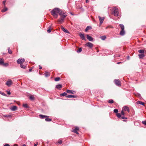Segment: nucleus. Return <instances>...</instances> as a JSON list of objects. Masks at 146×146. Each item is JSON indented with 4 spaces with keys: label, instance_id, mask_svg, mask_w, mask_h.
I'll use <instances>...</instances> for the list:
<instances>
[{
    "label": "nucleus",
    "instance_id": "17",
    "mask_svg": "<svg viewBox=\"0 0 146 146\" xmlns=\"http://www.w3.org/2000/svg\"><path fill=\"white\" fill-rule=\"evenodd\" d=\"M11 110L13 111H15L17 110V107L16 106H13L12 107Z\"/></svg>",
    "mask_w": 146,
    "mask_h": 146
},
{
    "label": "nucleus",
    "instance_id": "59",
    "mask_svg": "<svg viewBox=\"0 0 146 146\" xmlns=\"http://www.w3.org/2000/svg\"><path fill=\"white\" fill-rule=\"evenodd\" d=\"M22 146H26L24 144Z\"/></svg>",
    "mask_w": 146,
    "mask_h": 146
},
{
    "label": "nucleus",
    "instance_id": "56",
    "mask_svg": "<svg viewBox=\"0 0 146 146\" xmlns=\"http://www.w3.org/2000/svg\"><path fill=\"white\" fill-rule=\"evenodd\" d=\"M38 143H37V144H35V143L34 144V146H36L37 145Z\"/></svg>",
    "mask_w": 146,
    "mask_h": 146
},
{
    "label": "nucleus",
    "instance_id": "53",
    "mask_svg": "<svg viewBox=\"0 0 146 146\" xmlns=\"http://www.w3.org/2000/svg\"><path fill=\"white\" fill-rule=\"evenodd\" d=\"M29 71L30 72H31V71L32 70V69H31V68H30L29 69Z\"/></svg>",
    "mask_w": 146,
    "mask_h": 146
},
{
    "label": "nucleus",
    "instance_id": "52",
    "mask_svg": "<svg viewBox=\"0 0 146 146\" xmlns=\"http://www.w3.org/2000/svg\"><path fill=\"white\" fill-rule=\"evenodd\" d=\"M86 3H88L89 2V1L88 0H86Z\"/></svg>",
    "mask_w": 146,
    "mask_h": 146
},
{
    "label": "nucleus",
    "instance_id": "26",
    "mask_svg": "<svg viewBox=\"0 0 146 146\" xmlns=\"http://www.w3.org/2000/svg\"><path fill=\"white\" fill-rule=\"evenodd\" d=\"M91 29V27L90 26H88L86 28L85 31L86 32H87L89 30Z\"/></svg>",
    "mask_w": 146,
    "mask_h": 146
},
{
    "label": "nucleus",
    "instance_id": "33",
    "mask_svg": "<svg viewBox=\"0 0 146 146\" xmlns=\"http://www.w3.org/2000/svg\"><path fill=\"white\" fill-rule=\"evenodd\" d=\"M60 79V78L59 77H57L55 78L54 80L57 82L59 81Z\"/></svg>",
    "mask_w": 146,
    "mask_h": 146
},
{
    "label": "nucleus",
    "instance_id": "35",
    "mask_svg": "<svg viewBox=\"0 0 146 146\" xmlns=\"http://www.w3.org/2000/svg\"><path fill=\"white\" fill-rule=\"evenodd\" d=\"M82 51V49L81 48H79L78 50H77V52L78 53Z\"/></svg>",
    "mask_w": 146,
    "mask_h": 146
},
{
    "label": "nucleus",
    "instance_id": "54",
    "mask_svg": "<svg viewBox=\"0 0 146 146\" xmlns=\"http://www.w3.org/2000/svg\"><path fill=\"white\" fill-rule=\"evenodd\" d=\"M121 62H118L117 63V64H119L120 63H121Z\"/></svg>",
    "mask_w": 146,
    "mask_h": 146
},
{
    "label": "nucleus",
    "instance_id": "62",
    "mask_svg": "<svg viewBox=\"0 0 146 146\" xmlns=\"http://www.w3.org/2000/svg\"><path fill=\"white\" fill-rule=\"evenodd\" d=\"M123 121H125V120H123Z\"/></svg>",
    "mask_w": 146,
    "mask_h": 146
},
{
    "label": "nucleus",
    "instance_id": "22",
    "mask_svg": "<svg viewBox=\"0 0 146 146\" xmlns=\"http://www.w3.org/2000/svg\"><path fill=\"white\" fill-rule=\"evenodd\" d=\"M44 75L46 77H47L50 75V73L49 72H45Z\"/></svg>",
    "mask_w": 146,
    "mask_h": 146
},
{
    "label": "nucleus",
    "instance_id": "9",
    "mask_svg": "<svg viewBox=\"0 0 146 146\" xmlns=\"http://www.w3.org/2000/svg\"><path fill=\"white\" fill-rule=\"evenodd\" d=\"M100 21V25H101L103 23L104 19V17H101L100 16L98 17Z\"/></svg>",
    "mask_w": 146,
    "mask_h": 146
},
{
    "label": "nucleus",
    "instance_id": "25",
    "mask_svg": "<svg viewBox=\"0 0 146 146\" xmlns=\"http://www.w3.org/2000/svg\"><path fill=\"white\" fill-rule=\"evenodd\" d=\"M9 65V64L8 63H5L4 62L2 66L4 67H7Z\"/></svg>",
    "mask_w": 146,
    "mask_h": 146
},
{
    "label": "nucleus",
    "instance_id": "14",
    "mask_svg": "<svg viewBox=\"0 0 146 146\" xmlns=\"http://www.w3.org/2000/svg\"><path fill=\"white\" fill-rule=\"evenodd\" d=\"M64 19V18L61 17L60 19L58 20V22L59 23L61 24L63 22Z\"/></svg>",
    "mask_w": 146,
    "mask_h": 146
},
{
    "label": "nucleus",
    "instance_id": "43",
    "mask_svg": "<svg viewBox=\"0 0 146 146\" xmlns=\"http://www.w3.org/2000/svg\"><path fill=\"white\" fill-rule=\"evenodd\" d=\"M62 141L61 140H59L58 142V143H59L60 144H61L62 143Z\"/></svg>",
    "mask_w": 146,
    "mask_h": 146
},
{
    "label": "nucleus",
    "instance_id": "7",
    "mask_svg": "<svg viewBox=\"0 0 146 146\" xmlns=\"http://www.w3.org/2000/svg\"><path fill=\"white\" fill-rule=\"evenodd\" d=\"M25 61V59L24 58L21 59L19 58L17 60V62L18 64H20L24 62Z\"/></svg>",
    "mask_w": 146,
    "mask_h": 146
},
{
    "label": "nucleus",
    "instance_id": "1",
    "mask_svg": "<svg viewBox=\"0 0 146 146\" xmlns=\"http://www.w3.org/2000/svg\"><path fill=\"white\" fill-rule=\"evenodd\" d=\"M60 11L61 10L60 9L55 8L51 11V13L55 18H56L58 16V14H59Z\"/></svg>",
    "mask_w": 146,
    "mask_h": 146
},
{
    "label": "nucleus",
    "instance_id": "40",
    "mask_svg": "<svg viewBox=\"0 0 146 146\" xmlns=\"http://www.w3.org/2000/svg\"><path fill=\"white\" fill-rule=\"evenodd\" d=\"M8 53L9 54H11L12 53V52L11 50L9 48H8Z\"/></svg>",
    "mask_w": 146,
    "mask_h": 146
},
{
    "label": "nucleus",
    "instance_id": "41",
    "mask_svg": "<svg viewBox=\"0 0 146 146\" xmlns=\"http://www.w3.org/2000/svg\"><path fill=\"white\" fill-rule=\"evenodd\" d=\"M66 97L67 98H73V95H69L67 96H66Z\"/></svg>",
    "mask_w": 146,
    "mask_h": 146
},
{
    "label": "nucleus",
    "instance_id": "45",
    "mask_svg": "<svg viewBox=\"0 0 146 146\" xmlns=\"http://www.w3.org/2000/svg\"><path fill=\"white\" fill-rule=\"evenodd\" d=\"M121 114L123 115H125V113L123 110L121 111Z\"/></svg>",
    "mask_w": 146,
    "mask_h": 146
},
{
    "label": "nucleus",
    "instance_id": "18",
    "mask_svg": "<svg viewBox=\"0 0 146 146\" xmlns=\"http://www.w3.org/2000/svg\"><path fill=\"white\" fill-rule=\"evenodd\" d=\"M138 56H139L140 58L142 59L145 56V55L144 54H139Z\"/></svg>",
    "mask_w": 146,
    "mask_h": 146
},
{
    "label": "nucleus",
    "instance_id": "50",
    "mask_svg": "<svg viewBox=\"0 0 146 146\" xmlns=\"http://www.w3.org/2000/svg\"><path fill=\"white\" fill-rule=\"evenodd\" d=\"M39 68L40 69H42V67L40 65L39 66Z\"/></svg>",
    "mask_w": 146,
    "mask_h": 146
},
{
    "label": "nucleus",
    "instance_id": "24",
    "mask_svg": "<svg viewBox=\"0 0 146 146\" xmlns=\"http://www.w3.org/2000/svg\"><path fill=\"white\" fill-rule=\"evenodd\" d=\"M66 92L69 94H73V90H66Z\"/></svg>",
    "mask_w": 146,
    "mask_h": 146
},
{
    "label": "nucleus",
    "instance_id": "15",
    "mask_svg": "<svg viewBox=\"0 0 146 146\" xmlns=\"http://www.w3.org/2000/svg\"><path fill=\"white\" fill-rule=\"evenodd\" d=\"M122 110H123L124 111H127L128 112H129V110L127 107L126 106H124L122 109Z\"/></svg>",
    "mask_w": 146,
    "mask_h": 146
},
{
    "label": "nucleus",
    "instance_id": "5",
    "mask_svg": "<svg viewBox=\"0 0 146 146\" xmlns=\"http://www.w3.org/2000/svg\"><path fill=\"white\" fill-rule=\"evenodd\" d=\"M59 15L61 17L64 18L67 16L66 15L65 13L62 12L60 11L59 13Z\"/></svg>",
    "mask_w": 146,
    "mask_h": 146
},
{
    "label": "nucleus",
    "instance_id": "61",
    "mask_svg": "<svg viewBox=\"0 0 146 146\" xmlns=\"http://www.w3.org/2000/svg\"><path fill=\"white\" fill-rule=\"evenodd\" d=\"M71 14L72 15H73V14L72 13H71Z\"/></svg>",
    "mask_w": 146,
    "mask_h": 146
},
{
    "label": "nucleus",
    "instance_id": "13",
    "mask_svg": "<svg viewBox=\"0 0 146 146\" xmlns=\"http://www.w3.org/2000/svg\"><path fill=\"white\" fill-rule=\"evenodd\" d=\"M39 117L40 118L42 119H44L45 117H49L48 116L44 115L41 114L40 115H39Z\"/></svg>",
    "mask_w": 146,
    "mask_h": 146
},
{
    "label": "nucleus",
    "instance_id": "4",
    "mask_svg": "<svg viewBox=\"0 0 146 146\" xmlns=\"http://www.w3.org/2000/svg\"><path fill=\"white\" fill-rule=\"evenodd\" d=\"M114 82L115 84L118 86H121V82L119 80L115 79Z\"/></svg>",
    "mask_w": 146,
    "mask_h": 146
},
{
    "label": "nucleus",
    "instance_id": "38",
    "mask_svg": "<svg viewBox=\"0 0 146 146\" xmlns=\"http://www.w3.org/2000/svg\"><path fill=\"white\" fill-rule=\"evenodd\" d=\"M45 120L46 121L49 122L52 121V119H51L46 118H45Z\"/></svg>",
    "mask_w": 146,
    "mask_h": 146
},
{
    "label": "nucleus",
    "instance_id": "30",
    "mask_svg": "<svg viewBox=\"0 0 146 146\" xmlns=\"http://www.w3.org/2000/svg\"><path fill=\"white\" fill-rule=\"evenodd\" d=\"M100 38L102 40H104L106 38V37L105 36H100Z\"/></svg>",
    "mask_w": 146,
    "mask_h": 146
},
{
    "label": "nucleus",
    "instance_id": "42",
    "mask_svg": "<svg viewBox=\"0 0 146 146\" xmlns=\"http://www.w3.org/2000/svg\"><path fill=\"white\" fill-rule=\"evenodd\" d=\"M29 99L31 100H33L34 99V97L33 96H30L29 97Z\"/></svg>",
    "mask_w": 146,
    "mask_h": 146
},
{
    "label": "nucleus",
    "instance_id": "32",
    "mask_svg": "<svg viewBox=\"0 0 146 146\" xmlns=\"http://www.w3.org/2000/svg\"><path fill=\"white\" fill-rule=\"evenodd\" d=\"M23 106L25 108H29V106L27 104H24L23 105Z\"/></svg>",
    "mask_w": 146,
    "mask_h": 146
},
{
    "label": "nucleus",
    "instance_id": "49",
    "mask_svg": "<svg viewBox=\"0 0 146 146\" xmlns=\"http://www.w3.org/2000/svg\"><path fill=\"white\" fill-rule=\"evenodd\" d=\"M6 1H3V3L4 5H5Z\"/></svg>",
    "mask_w": 146,
    "mask_h": 146
},
{
    "label": "nucleus",
    "instance_id": "55",
    "mask_svg": "<svg viewBox=\"0 0 146 146\" xmlns=\"http://www.w3.org/2000/svg\"><path fill=\"white\" fill-rule=\"evenodd\" d=\"M129 56H127V58L128 59H129Z\"/></svg>",
    "mask_w": 146,
    "mask_h": 146
},
{
    "label": "nucleus",
    "instance_id": "47",
    "mask_svg": "<svg viewBox=\"0 0 146 146\" xmlns=\"http://www.w3.org/2000/svg\"><path fill=\"white\" fill-rule=\"evenodd\" d=\"M142 123L143 124H144L145 125H146V121H142Z\"/></svg>",
    "mask_w": 146,
    "mask_h": 146
},
{
    "label": "nucleus",
    "instance_id": "37",
    "mask_svg": "<svg viewBox=\"0 0 146 146\" xmlns=\"http://www.w3.org/2000/svg\"><path fill=\"white\" fill-rule=\"evenodd\" d=\"M117 117L119 118H121V114L120 113H117L116 114Z\"/></svg>",
    "mask_w": 146,
    "mask_h": 146
},
{
    "label": "nucleus",
    "instance_id": "2",
    "mask_svg": "<svg viewBox=\"0 0 146 146\" xmlns=\"http://www.w3.org/2000/svg\"><path fill=\"white\" fill-rule=\"evenodd\" d=\"M111 13L115 17H118L119 16V12L118 9L116 7H113L112 9V12Z\"/></svg>",
    "mask_w": 146,
    "mask_h": 146
},
{
    "label": "nucleus",
    "instance_id": "28",
    "mask_svg": "<svg viewBox=\"0 0 146 146\" xmlns=\"http://www.w3.org/2000/svg\"><path fill=\"white\" fill-rule=\"evenodd\" d=\"M138 52L141 54H145L144 50H138Z\"/></svg>",
    "mask_w": 146,
    "mask_h": 146
},
{
    "label": "nucleus",
    "instance_id": "11",
    "mask_svg": "<svg viewBox=\"0 0 146 146\" xmlns=\"http://www.w3.org/2000/svg\"><path fill=\"white\" fill-rule=\"evenodd\" d=\"M12 83V81L11 80H9L7 81L6 83V84L8 86H11Z\"/></svg>",
    "mask_w": 146,
    "mask_h": 146
},
{
    "label": "nucleus",
    "instance_id": "44",
    "mask_svg": "<svg viewBox=\"0 0 146 146\" xmlns=\"http://www.w3.org/2000/svg\"><path fill=\"white\" fill-rule=\"evenodd\" d=\"M113 111L115 113H117L118 112V110L117 109H115L113 110Z\"/></svg>",
    "mask_w": 146,
    "mask_h": 146
},
{
    "label": "nucleus",
    "instance_id": "12",
    "mask_svg": "<svg viewBox=\"0 0 146 146\" xmlns=\"http://www.w3.org/2000/svg\"><path fill=\"white\" fill-rule=\"evenodd\" d=\"M62 87V85L60 84L57 85L56 86V88L58 89L59 90H61V88Z\"/></svg>",
    "mask_w": 146,
    "mask_h": 146
},
{
    "label": "nucleus",
    "instance_id": "60",
    "mask_svg": "<svg viewBox=\"0 0 146 146\" xmlns=\"http://www.w3.org/2000/svg\"><path fill=\"white\" fill-rule=\"evenodd\" d=\"M73 132V129L72 128L71 130Z\"/></svg>",
    "mask_w": 146,
    "mask_h": 146
},
{
    "label": "nucleus",
    "instance_id": "10",
    "mask_svg": "<svg viewBox=\"0 0 146 146\" xmlns=\"http://www.w3.org/2000/svg\"><path fill=\"white\" fill-rule=\"evenodd\" d=\"M86 38H87L90 41H93V38L90 36L88 34L86 35Z\"/></svg>",
    "mask_w": 146,
    "mask_h": 146
},
{
    "label": "nucleus",
    "instance_id": "57",
    "mask_svg": "<svg viewBox=\"0 0 146 146\" xmlns=\"http://www.w3.org/2000/svg\"><path fill=\"white\" fill-rule=\"evenodd\" d=\"M77 97V96H76L74 95V98H76Z\"/></svg>",
    "mask_w": 146,
    "mask_h": 146
},
{
    "label": "nucleus",
    "instance_id": "51",
    "mask_svg": "<svg viewBox=\"0 0 146 146\" xmlns=\"http://www.w3.org/2000/svg\"><path fill=\"white\" fill-rule=\"evenodd\" d=\"M4 146H10L8 144H6L4 145Z\"/></svg>",
    "mask_w": 146,
    "mask_h": 146
},
{
    "label": "nucleus",
    "instance_id": "31",
    "mask_svg": "<svg viewBox=\"0 0 146 146\" xmlns=\"http://www.w3.org/2000/svg\"><path fill=\"white\" fill-rule=\"evenodd\" d=\"M119 26L121 28V30H123L124 29V27L123 25L122 24H120Z\"/></svg>",
    "mask_w": 146,
    "mask_h": 146
},
{
    "label": "nucleus",
    "instance_id": "36",
    "mask_svg": "<svg viewBox=\"0 0 146 146\" xmlns=\"http://www.w3.org/2000/svg\"><path fill=\"white\" fill-rule=\"evenodd\" d=\"M0 94L5 96H7V95L5 94L2 92L0 91Z\"/></svg>",
    "mask_w": 146,
    "mask_h": 146
},
{
    "label": "nucleus",
    "instance_id": "39",
    "mask_svg": "<svg viewBox=\"0 0 146 146\" xmlns=\"http://www.w3.org/2000/svg\"><path fill=\"white\" fill-rule=\"evenodd\" d=\"M51 26H50L48 27V29L47 30V32L48 33H50L51 32Z\"/></svg>",
    "mask_w": 146,
    "mask_h": 146
},
{
    "label": "nucleus",
    "instance_id": "20",
    "mask_svg": "<svg viewBox=\"0 0 146 146\" xmlns=\"http://www.w3.org/2000/svg\"><path fill=\"white\" fill-rule=\"evenodd\" d=\"M125 33L124 30H121V31L120 32V34L121 35L123 36L125 35Z\"/></svg>",
    "mask_w": 146,
    "mask_h": 146
},
{
    "label": "nucleus",
    "instance_id": "27",
    "mask_svg": "<svg viewBox=\"0 0 146 146\" xmlns=\"http://www.w3.org/2000/svg\"><path fill=\"white\" fill-rule=\"evenodd\" d=\"M8 10V9L6 7H4V9L1 10V12H4L6 11H7Z\"/></svg>",
    "mask_w": 146,
    "mask_h": 146
},
{
    "label": "nucleus",
    "instance_id": "48",
    "mask_svg": "<svg viewBox=\"0 0 146 146\" xmlns=\"http://www.w3.org/2000/svg\"><path fill=\"white\" fill-rule=\"evenodd\" d=\"M7 93L9 95H10L11 94V92H10V91H8V90H7Z\"/></svg>",
    "mask_w": 146,
    "mask_h": 146
},
{
    "label": "nucleus",
    "instance_id": "23",
    "mask_svg": "<svg viewBox=\"0 0 146 146\" xmlns=\"http://www.w3.org/2000/svg\"><path fill=\"white\" fill-rule=\"evenodd\" d=\"M67 93L66 92H64L63 93L61 94H60V96H67Z\"/></svg>",
    "mask_w": 146,
    "mask_h": 146
},
{
    "label": "nucleus",
    "instance_id": "46",
    "mask_svg": "<svg viewBox=\"0 0 146 146\" xmlns=\"http://www.w3.org/2000/svg\"><path fill=\"white\" fill-rule=\"evenodd\" d=\"M120 118H121V119H127V118L126 117H124V116H121V117Z\"/></svg>",
    "mask_w": 146,
    "mask_h": 146
},
{
    "label": "nucleus",
    "instance_id": "29",
    "mask_svg": "<svg viewBox=\"0 0 146 146\" xmlns=\"http://www.w3.org/2000/svg\"><path fill=\"white\" fill-rule=\"evenodd\" d=\"M20 66L23 68H25L26 66L23 65V64H20Z\"/></svg>",
    "mask_w": 146,
    "mask_h": 146
},
{
    "label": "nucleus",
    "instance_id": "6",
    "mask_svg": "<svg viewBox=\"0 0 146 146\" xmlns=\"http://www.w3.org/2000/svg\"><path fill=\"white\" fill-rule=\"evenodd\" d=\"M86 46L90 48H92L93 46V44L90 42H88L86 44Z\"/></svg>",
    "mask_w": 146,
    "mask_h": 146
},
{
    "label": "nucleus",
    "instance_id": "3",
    "mask_svg": "<svg viewBox=\"0 0 146 146\" xmlns=\"http://www.w3.org/2000/svg\"><path fill=\"white\" fill-rule=\"evenodd\" d=\"M74 129V133H75L77 135L79 134L78 132L80 131L79 128L77 126H75Z\"/></svg>",
    "mask_w": 146,
    "mask_h": 146
},
{
    "label": "nucleus",
    "instance_id": "58",
    "mask_svg": "<svg viewBox=\"0 0 146 146\" xmlns=\"http://www.w3.org/2000/svg\"><path fill=\"white\" fill-rule=\"evenodd\" d=\"M13 146H18L16 144H15Z\"/></svg>",
    "mask_w": 146,
    "mask_h": 146
},
{
    "label": "nucleus",
    "instance_id": "19",
    "mask_svg": "<svg viewBox=\"0 0 146 146\" xmlns=\"http://www.w3.org/2000/svg\"><path fill=\"white\" fill-rule=\"evenodd\" d=\"M136 103L137 104H141V105H142L143 106L145 105L144 103L143 102L141 101H138Z\"/></svg>",
    "mask_w": 146,
    "mask_h": 146
},
{
    "label": "nucleus",
    "instance_id": "16",
    "mask_svg": "<svg viewBox=\"0 0 146 146\" xmlns=\"http://www.w3.org/2000/svg\"><path fill=\"white\" fill-rule=\"evenodd\" d=\"M61 28L63 31L66 33H69V31L67 30L66 29L62 26L61 27Z\"/></svg>",
    "mask_w": 146,
    "mask_h": 146
},
{
    "label": "nucleus",
    "instance_id": "8",
    "mask_svg": "<svg viewBox=\"0 0 146 146\" xmlns=\"http://www.w3.org/2000/svg\"><path fill=\"white\" fill-rule=\"evenodd\" d=\"M79 36L83 40H86L84 34L80 33Z\"/></svg>",
    "mask_w": 146,
    "mask_h": 146
},
{
    "label": "nucleus",
    "instance_id": "21",
    "mask_svg": "<svg viewBox=\"0 0 146 146\" xmlns=\"http://www.w3.org/2000/svg\"><path fill=\"white\" fill-rule=\"evenodd\" d=\"M4 62V59L3 58H0V65H2Z\"/></svg>",
    "mask_w": 146,
    "mask_h": 146
},
{
    "label": "nucleus",
    "instance_id": "34",
    "mask_svg": "<svg viewBox=\"0 0 146 146\" xmlns=\"http://www.w3.org/2000/svg\"><path fill=\"white\" fill-rule=\"evenodd\" d=\"M108 102L110 104H113L114 102L113 100L111 99L110 100H109L108 101Z\"/></svg>",
    "mask_w": 146,
    "mask_h": 146
}]
</instances>
